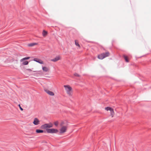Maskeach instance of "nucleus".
<instances>
[{"label": "nucleus", "instance_id": "nucleus-14", "mask_svg": "<svg viewBox=\"0 0 151 151\" xmlns=\"http://www.w3.org/2000/svg\"><path fill=\"white\" fill-rule=\"evenodd\" d=\"M29 58H30V57H26L24 58H23L22 59H21L20 60V61L22 62V61H23L24 60H28Z\"/></svg>", "mask_w": 151, "mask_h": 151}, {"label": "nucleus", "instance_id": "nucleus-7", "mask_svg": "<svg viewBox=\"0 0 151 151\" xmlns=\"http://www.w3.org/2000/svg\"><path fill=\"white\" fill-rule=\"evenodd\" d=\"M45 91L47 94L50 96H54V93L53 92L48 90H45Z\"/></svg>", "mask_w": 151, "mask_h": 151}, {"label": "nucleus", "instance_id": "nucleus-8", "mask_svg": "<svg viewBox=\"0 0 151 151\" xmlns=\"http://www.w3.org/2000/svg\"><path fill=\"white\" fill-rule=\"evenodd\" d=\"M60 57L59 56H56V57H55V58L51 59V60L52 61L54 62H55L58 60H59L60 59Z\"/></svg>", "mask_w": 151, "mask_h": 151}, {"label": "nucleus", "instance_id": "nucleus-23", "mask_svg": "<svg viewBox=\"0 0 151 151\" xmlns=\"http://www.w3.org/2000/svg\"><path fill=\"white\" fill-rule=\"evenodd\" d=\"M27 70L29 71H32V70L30 69H27Z\"/></svg>", "mask_w": 151, "mask_h": 151}, {"label": "nucleus", "instance_id": "nucleus-9", "mask_svg": "<svg viewBox=\"0 0 151 151\" xmlns=\"http://www.w3.org/2000/svg\"><path fill=\"white\" fill-rule=\"evenodd\" d=\"M36 132L37 133H42L43 132H46L45 131H44L40 129H36Z\"/></svg>", "mask_w": 151, "mask_h": 151}, {"label": "nucleus", "instance_id": "nucleus-18", "mask_svg": "<svg viewBox=\"0 0 151 151\" xmlns=\"http://www.w3.org/2000/svg\"><path fill=\"white\" fill-rule=\"evenodd\" d=\"M111 115L112 116V117L113 116L114 114V109L112 111H111Z\"/></svg>", "mask_w": 151, "mask_h": 151}, {"label": "nucleus", "instance_id": "nucleus-4", "mask_svg": "<svg viewBox=\"0 0 151 151\" xmlns=\"http://www.w3.org/2000/svg\"><path fill=\"white\" fill-rule=\"evenodd\" d=\"M40 122L39 120L37 118H35L34 119L33 123L35 125H37L40 124Z\"/></svg>", "mask_w": 151, "mask_h": 151}, {"label": "nucleus", "instance_id": "nucleus-25", "mask_svg": "<svg viewBox=\"0 0 151 151\" xmlns=\"http://www.w3.org/2000/svg\"><path fill=\"white\" fill-rule=\"evenodd\" d=\"M19 107H20V104H19Z\"/></svg>", "mask_w": 151, "mask_h": 151}, {"label": "nucleus", "instance_id": "nucleus-22", "mask_svg": "<svg viewBox=\"0 0 151 151\" xmlns=\"http://www.w3.org/2000/svg\"><path fill=\"white\" fill-rule=\"evenodd\" d=\"M74 75L75 76H77V77H79L80 76L77 73H75L74 74Z\"/></svg>", "mask_w": 151, "mask_h": 151}, {"label": "nucleus", "instance_id": "nucleus-13", "mask_svg": "<svg viewBox=\"0 0 151 151\" xmlns=\"http://www.w3.org/2000/svg\"><path fill=\"white\" fill-rule=\"evenodd\" d=\"M42 70L45 72H47L48 71V68L46 67H42Z\"/></svg>", "mask_w": 151, "mask_h": 151}, {"label": "nucleus", "instance_id": "nucleus-17", "mask_svg": "<svg viewBox=\"0 0 151 151\" xmlns=\"http://www.w3.org/2000/svg\"><path fill=\"white\" fill-rule=\"evenodd\" d=\"M29 62L28 61H24L22 63V64L24 65H27L28 64Z\"/></svg>", "mask_w": 151, "mask_h": 151}, {"label": "nucleus", "instance_id": "nucleus-20", "mask_svg": "<svg viewBox=\"0 0 151 151\" xmlns=\"http://www.w3.org/2000/svg\"><path fill=\"white\" fill-rule=\"evenodd\" d=\"M52 127V124H51L50 125L49 124H47V128H50Z\"/></svg>", "mask_w": 151, "mask_h": 151}, {"label": "nucleus", "instance_id": "nucleus-11", "mask_svg": "<svg viewBox=\"0 0 151 151\" xmlns=\"http://www.w3.org/2000/svg\"><path fill=\"white\" fill-rule=\"evenodd\" d=\"M105 109L107 111L109 110L111 112V111H112L114 109L110 107L107 106V107L105 108Z\"/></svg>", "mask_w": 151, "mask_h": 151}, {"label": "nucleus", "instance_id": "nucleus-12", "mask_svg": "<svg viewBox=\"0 0 151 151\" xmlns=\"http://www.w3.org/2000/svg\"><path fill=\"white\" fill-rule=\"evenodd\" d=\"M123 57L125 59V61L127 62H129V59H128V57L126 55H124L123 56Z\"/></svg>", "mask_w": 151, "mask_h": 151}, {"label": "nucleus", "instance_id": "nucleus-2", "mask_svg": "<svg viewBox=\"0 0 151 151\" xmlns=\"http://www.w3.org/2000/svg\"><path fill=\"white\" fill-rule=\"evenodd\" d=\"M64 86L65 88L67 93L69 95H72L71 91L72 90V88L69 85H64Z\"/></svg>", "mask_w": 151, "mask_h": 151}, {"label": "nucleus", "instance_id": "nucleus-15", "mask_svg": "<svg viewBox=\"0 0 151 151\" xmlns=\"http://www.w3.org/2000/svg\"><path fill=\"white\" fill-rule=\"evenodd\" d=\"M47 34V32L45 30H43L42 32V34L43 36L45 37L46 36Z\"/></svg>", "mask_w": 151, "mask_h": 151}, {"label": "nucleus", "instance_id": "nucleus-6", "mask_svg": "<svg viewBox=\"0 0 151 151\" xmlns=\"http://www.w3.org/2000/svg\"><path fill=\"white\" fill-rule=\"evenodd\" d=\"M34 61H36L37 62L39 63L40 64H43V61L37 58H34L33 60Z\"/></svg>", "mask_w": 151, "mask_h": 151}, {"label": "nucleus", "instance_id": "nucleus-21", "mask_svg": "<svg viewBox=\"0 0 151 151\" xmlns=\"http://www.w3.org/2000/svg\"><path fill=\"white\" fill-rule=\"evenodd\" d=\"M58 121H56L54 122V124L56 126H57L58 125Z\"/></svg>", "mask_w": 151, "mask_h": 151}, {"label": "nucleus", "instance_id": "nucleus-10", "mask_svg": "<svg viewBox=\"0 0 151 151\" xmlns=\"http://www.w3.org/2000/svg\"><path fill=\"white\" fill-rule=\"evenodd\" d=\"M40 128L42 129H47V124H45L41 126Z\"/></svg>", "mask_w": 151, "mask_h": 151}, {"label": "nucleus", "instance_id": "nucleus-19", "mask_svg": "<svg viewBox=\"0 0 151 151\" xmlns=\"http://www.w3.org/2000/svg\"><path fill=\"white\" fill-rule=\"evenodd\" d=\"M75 45L76 46H78L79 47H80V45H79V44L78 43V42H77V41L76 40H75Z\"/></svg>", "mask_w": 151, "mask_h": 151}, {"label": "nucleus", "instance_id": "nucleus-5", "mask_svg": "<svg viewBox=\"0 0 151 151\" xmlns=\"http://www.w3.org/2000/svg\"><path fill=\"white\" fill-rule=\"evenodd\" d=\"M67 129V127L66 126H63L60 129V133H63L65 132Z\"/></svg>", "mask_w": 151, "mask_h": 151}, {"label": "nucleus", "instance_id": "nucleus-16", "mask_svg": "<svg viewBox=\"0 0 151 151\" xmlns=\"http://www.w3.org/2000/svg\"><path fill=\"white\" fill-rule=\"evenodd\" d=\"M37 43H31L28 45V46L29 47H32L35 45H37Z\"/></svg>", "mask_w": 151, "mask_h": 151}, {"label": "nucleus", "instance_id": "nucleus-24", "mask_svg": "<svg viewBox=\"0 0 151 151\" xmlns=\"http://www.w3.org/2000/svg\"><path fill=\"white\" fill-rule=\"evenodd\" d=\"M19 108H20V109L22 111L23 110V109L21 106H20V107Z\"/></svg>", "mask_w": 151, "mask_h": 151}, {"label": "nucleus", "instance_id": "nucleus-3", "mask_svg": "<svg viewBox=\"0 0 151 151\" xmlns=\"http://www.w3.org/2000/svg\"><path fill=\"white\" fill-rule=\"evenodd\" d=\"M46 131L48 133H56L58 131L57 129H46Z\"/></svg>", "mask_w": 151, "mask_h": 151}, {"label": "nucleus", "instance_id": "nucleus-1", "mask_svg": "<svg viewBox=\"0 0 151 151\" xmlns=\"http://www.w3.org/2000/svg\"><path fill=\"white\" fill-rule=\"evenodd\" d=\"M109 53L108 52H103L99 55L98 56V58L99 59L102 60L104 58L108 57L109 56Z\"/></svg>", "mask_w": 151, "mask_h": 151}]
</instances>
